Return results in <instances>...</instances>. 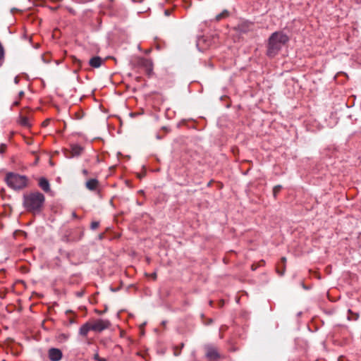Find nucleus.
Wrapping results in <instances>:
<instances>
[{"label":"nucleus","mask_w":361,"mask_h":361,"mask_svg":"<svg viewBox=\"0 0 361 361\" xmlns=\"http://www.w3.org/2000/svg\"><path fill=\"white\" fill-rule=\"evenodd\" d=\"M288 40L289 37L283 32L272 33L268 39L267 55L271 58L274 57Z\"/></svg>","instance_id":"obj_1"},{"label":"nucleus","mask_w":361,"mask_h":361,"mask_svg":"<svg viewBox=\"0 0 361 361\" xmlns=\"http://www.w3.org/2000/svg\"><path fill=\"white\" fill-rule=\"evenodd\" d=\"M45 201L44 195L39 192H30L23 196V206L30 212L39 213Z\"/></svg>","instance_id":"obj_2"},{"label":"nucleus","mask_w":361,"mask_h":361,"mask_svg":"<svg viewBox=\"0 0 361 361\" xmlns=\"http://www.w3.org/2000/svg\"><path fill=\"white\" fill-rule=\"evenodd\" d=\"M7 185L13 190H21L27 185V179L25 176L8 173L6 177Z\"/></svg>","instance_id":"obj_3"},{"label":"nucleus","mask_w":361,"mask_h":361,"mask_svg":"<svg viewBox=\"0 0 361 361\" xmlns=\"http://www.w3.org/2000/svg\"><path fill=\"white\" fill-rule=\"evenodd\" d=\"M92 331L96 332H101L103 330L109 328L110 323L107 320L98 319L91 324Z\"/></svg>","instance_id":"obj_4"},{"label":"nucleus","mask_w":361,"mask_h":361,"mask_svg":"<svg viewBox=\"0 0 361 361\" xmlns=\"http://www.w3.org/2000/svg\"><path fill=\"white\" fill-rule=\"evenodd\" d=\"M205 351L207 358L211 361H215L220 357L217 349L212 345H207Z\"/></svg>","instance_id":"obj_5"},{"label":"nucleus","mask_w":361,"mask_h":361,"mask_svg":"<svg viewBox=\"0 0 361 361\" xmlns=\"http://www.w3.org/2000/svg\"><path fill=\"white\" fill-rule=\"evenodd\" d=\"M48 357L51 361H60L63 357V353L59 348H51L48 350Z\"/></svg>","instance_id":"obj_6"},{"label":"nucleus","mask_w":361,"mask_h":361,"mask_svg":"<svg viewBox=\"0 0 361 361\" xmlns=\"http://www.w3.org/2000/svg\"><path fill=\"white\" fill-rule=\"evenodd\" d=\"M137 64L145 69L147 74L150 75L152 73L153 65L149 59H139L137 60Z\"/></svg>","instance_id":"obj_7"},{"label":"nucleus","mask_w":361,"mask_h":361,"mask_svg":"<svg viewBox=\"0 0 361 361\" xmlns=\"http://www.w3.org/2000/svg\"><path fill=\"white\" fill-rule=\"evenodd\" d=\"M103 59L99 56H94L89 61V64L93 68H99L102 66Z\"/></svg>","instance_id":"obj_8"},{"label":"nucleus","mask_w":361,"mask_h":361,"mask_svg":"<svg viewBox=\"0 0 361 361\" xmlns=\"http://www.w3.org/2000/svg\"><path fill=\"white\" fill-rule=\"evenodd\" d=\"M83 149L82 147L78 145H72L71 146V157H76L81 154Z\"/></svg>","instance_id":"obj_9"},{"label":"nucleus","mask_w":361,"mask_h":361,"mask_svg":"<svg viewBox=\"0 0 361 361\" xmlns=\"http://www.w3.org/2000/svg\"><path fill=\"white\" fill-rule=\"evenodd\" d=\"M39 185L44 192H47L50 190L49 183L45 178H39Z\"/></svg>","instance_id":"obj_10"},{"label":"nucleus","mask_w":361,"mask_h":361,"mask_svg":"<svg viewBox=\"0 0 361 361\" xmlns=\"http://www.w3.org/2000/svg\"><path fill=\"white\" fill-rule=\"evenodd\" d=\"M90 330H92L91 323L87 322L80 327L79 333L81 336H86Z\"/></svg>","instance_id":"obj_11"},{"label":"nucleus","mask_w":361,"mask_h":361,"mask_svg":"<svg viewBox=\"0 0 361 361\" xmlns=\"http://www.w3.org/2000/svg\"><path fill=\"white\" fill-rule=\"evenodd\" d=\"M98 186V180L97 179H90L86 182V187L90 190H94Z\"/></svg>","instance_id":"obj_12"},{"label":"nucleus","mask_w":361,"mask_h":361,"mask_svg":"<svg viewBox=\"0 0 361 361\" xmlns=\"http://www.w3.org/2000/svg\"><path fill=\"white\" fill-rule=\"evenodd\" d=\"M286 258L285 257H283L281 259V262L279 264H283V269L281 271L280 269H279V264H277L276 266V272L281 275V276H283L284 272H285V270H286Z\"/></svg>","instance_id":"obj_13"},{"label":"nucleus","mask_w":361,"mask_h":361,"mask_svg":"<svg viewBox=\"0 0 361 361\" xmlns=\"http://www.w3.org/2000/svg\"><path fill=\"white\" fill-rule=\"evenodd\" d=\"M19 123L21 126H24V127H30V126L29 120L25 116H20V118H19Z\"/></svg>","instance_id":"obj_14"},{"label":"nucleus","mask_w":361,"mask_h":361,"mask_svg":"<svg viewBox=\"0 0 361 361\" xmlns=\"http://www.w3.org/2000/svg\"><path fill=\"white\" fill-rule=\"evenodd\" d=\"M358 317H359L358 314L353 313L350 310H348V319L356 320L358 319Z\"/></svg>","instance_id":"obj_15"},{"label":"nucleus","mask_w":361,"mask_h":361,"mask_svg":"<svg viewBox=\"0 0 361 361\" xmlns=\"http://www.w3.org/2000/svg\"><path fill=\"white\" fill-rule=\"evenodd\" d=\"M4 59V49L1 43L0 42V66L2 65Z\"/></svg>","instance_id":"obj_16"},{"label":"nucleus","mask_w":361,"mask_h":361,"mask_svg":"<svg viewBox=\"0 0 361 361\" xmlns=\"http://www.w3.org/2000/svg\"><path fill=\"white\" fill-rule=\"evenodd\" d=\"M281 185H276L274 187L273 195H274V197H276V195L281 191Z\"/></svg>","instance_id":"obj_17"},{"label":"nucleus","mask_w":361,"mask_h":361,"mask_svg":"<svg viewBox=\"0 0 361 361\" xmlns=\"http://www.w3.org/2000/svg\"><path fill=\"white\" fill-rule=\"evenodd\" d=\"M227 16H228V12L227 11H224L221 13L217 15L216 18L217 20H219L222 19L223 18H224V17H226Z\"/></svg>","instance_id":"obj_18"},{"label":"nucleus","mask_w":361,"mask_h":361,"mask_svg":"<svg viewBox=\"0 0 361 361\" xmlns=\"http://www.w3.org/2000/svg\"><path fill=\"white\" fill-rule=\"evenodd\" d=\"M99 224L98 221H93L91 223L90 227L92 229L94 230L99 227Z\"/></svg>","instance_id":"obj_19"},{"label":"nucleus","mask_w":361,"mask_h":361,"mask_svg":"<svg viewBox=\"0 0 361 361\" xmlns=\"http://www.w3.org/2000/svg\"><path fill=\"white\" fill-rule=\"evenodd\" d=\"M147 10H149V8H141V9H139V10L137 9V12L139 13H142L146 12Z\"/></svg>","instance_id":"obj_20"},{"label":"nucleus","mask_w":361,"mask_h":361,"mask_svg":"<svg viewBox=\"0 0 361 361\" xmlns=\"http://www.w3.org/2000/svg\"><path fill=\"white\" fill-rule=\"evenodd\" d=\"M6 147V145L2 144L0 147V153H3L5 151Z\"/></svg>","instance_id":"obj_21"},{"label":"nucleus","mask_w":361,"mask_h":361,"mask_svg":"<svg viewBox=\"0 0 361 361\" xmlns=\"http://www.w3.org/2000/svg\"><path fill=\"white\" fill-rule=\"evenodd\" d=\"M99 358H100V357H99V356L98 353H95V354H94V360H97V361H98Z\"/></svg>","instance_id":"obj_22"},{"label":"nucleus","mask_w":361,"mask_h":361,"mask_svg":"<svg viewBox=\"0 0 361 361\" xmlns=\"http://www.w3.org/2000/svg\"><path fill=\"white\" fill-rule=\"evenodd\" d=\"M14 82H15V84H16V85H17V84H18V82H19V78H18V76H16V77L14 78Z\"/></svg>","instance_id":"obj_23"},{"label":"nucleus","mask_w":361,"mask_h":361,"mask_svg":"<svg viewBox=\"0 0 361 361\" xmlns=\"http://www.w3.org/2000/svg\"><path fill=\"white\" fill-rule=\"evenodd\" d=\"M164 13H165V15L168 16L171 14V11L167 9V10H165Z\"/></svg>","instance_id":"obj_24"},{"label":"nucleus","mask_w":361,"mask_h":361,"mask_svg":"<svg viewBox=\"0 0 361 361\" xmlns=\"http://www.w3.org/2000/svg\"><path fill=\"white\" fill-rule=\"evenodd\" d=\"M151 276L153 278L154 280L157 279V274L156 272H154L151 274Z\"/></svg>","instance_id":"obj_25"},{"label":"nucleus","mask_w":361,"mask_h":361,"mask_svg":"<svg viewBox=\"0 0 361 361\" xmlns=\"http://www.w3.org/2000/svg\"><path fill=\"white\" fill-rule=\"evenodd\" d=\"M82 173H83L84 175L87 176V175L88 174V171H87V170H86V169H83V170H82Z\"/></svg>","instance_id":"obj_26"},{"label":"nucleus","mask_w":361,"mask_h":361,"mask_svg":"<svg viewBox=\"0 0 361 361\" xmlns=\"http://www.w3.org/2000/svg\"><path fill=\"white\" fill-rule=\"evenodd\" d=\"M82 295H83V292H78V293H77V295L78 297H81V296H82Z\"/></svg>","instance_id":"obj_27"},{"label":"nucleus","mask_w":361,"mask_h":361,"mask_svg":"<svg viewBox=\"0 0 361 361\" xmlns=\"http://www.w3.org/2000/svg\"><path fill=\"white\" fill-rule=\"evenodd\" d=\"M23 95H24V92H23V91H20V92H19V97H23Z\"/></svg>","instance_id":"obj_28"},{"label":"nucleus","mask_w":361,"mask_h":361,"mask_svg":"<svg viewBox=\"0 0 361 361\" xmlns=\"http://www.w3.org/2000/svg\"><path fill=\"white\" fill-rule=\"evenodd\" d=\"M174 355H175L176 356L179 355H180V351H176V350H175V352H174Z\"/></svg>","instance_id":"obj_29"},{"label":"nucleus","mask_w":361,"mask_h":361,"mask_svg":"<svg viewBox=\"0 0 361 361\" xmlns=\"http://www.w3.org/2000/svg\"><path fill=\"white\" fill-rule=\"evenodd\" d=\"M279 264V269L281 271L283 269V264Z\"/></svg>","instance_id":"obj_30"},{"label":"nucleus","mask_w":361,"mask_h":361,"mask_svg":"<svg viewBox=\"0 0 361 361\" xmlns=\"http://www.w3.org/2000/svg\"><path fill=\"white\" fill-rule=\"evenodd\" d=\"M140 331H141V334L143 335L144 332L142 331V326H140Z\"/></svg>","instance_id":"obj_31"},{"label":"nucleus","mask_w":361,"mask_h":361,"mask_svg":"<svg viewBox=\"0 0 361 361\" xmlns=\"http://www.w3.org/2000/svg\"><path fill=\"white\" fill-rule=\"evenodd\" d=\"M98 361H106L105 358H99Z\"/></svg>","instance_id":"obj_32"},{"label":"nucleus","mask_w":361,"mask_h":361,"mask_svg":"<svg viewBox=\"0 0 361 361\" xmlns=\"http://www.w3.org/2000/svg\"><path fill=\"white\" fill-rule=\"evenodd\" d=\"M18 104H19V102H18V101H16L13 103V104L16 106L18 105Z\"/></svg>","instance_id":"obj_33"},{"label":"nucleus","mask_w":361,"mask_h":361,"mask_svg":"<svg viewBox=\"0 0 361 361\" xmlns=\"http://www.w3.org/2000/svg\"><path fill=\"white\" fill-rule=\"evenodd\" d=\"M73 216L75 217V218L77 217V215H76V214L75 212L73 213Z\"/></svg>","instance_id":"obj_34"},{"label":"nucleus","mask_w":361,"mask_h":361,"mask_svg":"<svg viewBox=\"0 0 361 361\" xmlns=\"http://www.w3.org/2000/svg\"><path fill=\"white\" fill-rule=\"evenodd\" d=\"M130 116L131 117H133L134 114H133V113H130Z\"/></svg>","instance_id":"obj_35"},{"label":"nucleus","mask_w":361,"mask_h":361,"mask_svg":"<svg viewBox=\"0 0 361 361\" xmlns=\"http://www.w3.org/2000/svg\"><path fill=\"white\" fill-rule=\"evenodd\" d=\"M136 176H137V177H140V175H138V173H136Z\"/></svg>","instance_id":"obj_36"},{"label":"nucleus","mask_w":361,"mask_h":361,"mask_svg":"<svg viewBox=\"0 0 361 361\" xmlns=\"http://www.w3.org/2000/svg\"><path fill=\"white\" fill-rule=\"evenodd\" d=\"M139 192L141 193V194L143 193L142 190H140Z\"/></svg>","instance_id":"obj_37"}]
</instances>
